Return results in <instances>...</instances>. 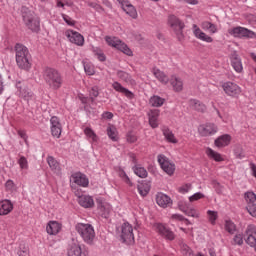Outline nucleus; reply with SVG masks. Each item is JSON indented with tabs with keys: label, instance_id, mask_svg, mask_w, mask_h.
<instances>
[{
	"label": "nucleus",
	"instance_id": "1",
	"mask_svg": "<svg viewBox=\"0 0 256 256\" xmlns=\"http://www.w3.org/2000/svg\"><path fill=\"white\" fill-rule=\"evenodd\" d=\"M43 78L50 89L57 91L63 86V76L56 69L46 68L43 72Z\"/></svg>",
	"mask_w": 256,
	"mask_h": 256
},
{
	"label": "nucleus",
	"instance_id": "2",
	"mask_svg": "<svg viewBox=\"0 0 256 256\" xmlns=\"http://www.w3.org/2000/svg\"><path fill=\"white\" fill-rule=\"evenodd\" d=\"M16 63L20 69H24L28 71L31 69V54L29 53V49L22 44H16Z\"/></svg>",
	"mask_w": 256,
	"mask_h": 256
},
{
	"label": "nucleus",
	"instance_id": "3",
	"mask_svg": "<svg viewBox=\"0 0 256 256\" xmlns=\"http://www.w3.org/2000/svg\"><path fill=\"white\" fill-rule=\"evenodd\" d=\"M76 231L83 239L84 243L93 245V241H95V228H93V225L78 223L76 225Z\"/></svg>",
	"mask_w": 256,
	"mask_h": 256
},
{
	"label": "nucleus",
	"instance_id": "4",
	"mask_svg": "<svg viewBox=\"0 0 256 256\" xmlns=\"http://www.w3.org/2000/svg\"><path fill=\"white\" fill-rule=\"evenodd\" d=\"M105 41L109 47H113L114 49L121 51L124 55H128V57L133 56V51H131L129 46H127L125 42L121 41V39L113 36H106Z\"/></svg>",
	"mask_w": 256,
	"mask_h": 256
},
{
	"label": "nucleus",
	"instance_id": "5",
	"mask_svg": "<svg viewBox=\"0 0 256 256\" xmlns=\"http://www.w3.org/2000/svg\"><path fill=\"white\" fill-rule=\"evenodd\" d=\"M21 11L25 25H27L31 31H39V19L35 18V14L27 7H22Z\"/></svg>",
	"mask_w": 256,
	"mask_h": 256
},
{
	"label": "nucleus",
	"instance_id": "6",
	"mask_svg": "<svg viewBox=\"0 0 256 256\" xmlns=\"http://www.w3.org/2000/svg\"><path fill=\"white\" fill-rule=\"evenodd\" d=\"M120 238L126 245H133L135 243V234H133V226L129 222H124L121 225Z\"/></svg>",
	"mask_w": 256,
	"mask_h": 256
},
{
	"label": "nucleus",
	"instance_id": "7",
	"mask_svg": "<svg viewBox=\"0 0 256 256\" xmlns=\"http://www.w3.org/2000/svg\"><path fill=\"white\" fill-rule=\"evenodd\" d=\"M157 161L166 175L171 177L175 173V163L169 160L167 156L159 154L157 156Z\"/></svg>",
	"mask_w": 256,
	"mask_h": 256
},
{
	"label": "nucleus",
	"instance_id": "8",
	"mask_svg": "<svg viewBox=\"0 0 256 256\" xmlns=\"http://www.w3.org/2000/svg\"><path fill=\"white\" fill-rule=\"evenodd\" d=\"M64 35L70 43L77 45V47H83L85 45V37L77 31L68 29L64 32Z\"/></svg>",
	"mask_w": 256,
	"mask_h": 256
},
{
	"label": "nucleus",
	"instance_id": "9",
	"mask_svg": "<svg viewBox=\"0 0 256 256\" xmlns=\"http://www.w3.org/2000/svg\"><path fill=\"white\" fill-rule=\"evenodd\" d=\"M219 131V128L215 125V123H205L198 127V133L201 135V137H211L213 135H216V133Z\"/></svg>",
	"mask_w": 256,
	"mask_h": 256
},
{
	"label": "nucleus",
	"instance_id": "10",
	"mask_svg": "<svg viewBox=\"0 0 256 256\" xmlns=\"http://www.w3.org/2000/svg\"><path fill=\"white\" fill-rule=\"evenodd\" d=\"M228 33L232 37H238L239 39H241L242 37H248L250 39H253V37H255V32L241 26L230 28L228 30Z\"/></svg>",
	"mask_w": 256,
	"mask_h": 256
},
{
	"label": "nucleus",
	"instance_id": "11",
	"mask_svg": "<svg viewBox=\"0 0 256 256\" xmlns=\"http://www.w3.org/2000/svg\"><path fill=\"white\" fill-rule=\"evenodd\" d=\"M222 89L228 97H239L241 95V88L235 82L227 81L222 83Z\"/></svg>",
	"mask_w": 256,
	"mask_h": 256
},
{
	"label": "nucleus",
	"instance_id": "12",
	"mask_svg": "<svg viewBox=\"0 0 256 256\" xmlns=\"http://www.w3.org/2000/svg\"><path fill=\"white\" fill-rule=\"evenodd\" d=\"M153 229L156 233H159L161 237L168 239V241H173V239H175V233H173V231H171L165 224L155 223Z\"/></svg>",
	"mask_w": 256,
	"mask_h": 256
},
{
	"label": "nucleus",
	"instance_id": "13",
	"mask_svg": "<svg viewBox=\"0 0 256 256\" xmlns=\"http://www.w3.org/2000/svg\"><path fill=\"white\" fill-rule=\"evenodd\" d=\"M70 183L87 188L89 187V178L83 172H74L70 176Z\"/></svg>",
	"mask_w": 256,
	"mask_h": 256
},
{
	"label": "nucleus",
	"instance_id": "14",
	"mask_svg": "<svg viewBox=\"0 0 256 256\" xmlns=\"http://www.w3.org/2000/svg\"><path fill=\"white\" fill-rule=\"evenodd\" d=\"M50 131L52 137L59 139L61 137V133H63V126L61 125V120L57 116H52L50 118Z\"/></svg>",
	"mask_w": 256,
	"mask_h": 256
},
{
	"label": "nucleus",
	"instance_id": "15",
	"mask_svg": "<svg viewBox=\"0 0 256 256\" xmlns=\"http://www.w3.org/2000/svg\"><path fill=\"white\" fill-rule=\"evenodd\" d=\"M192 31L196 39H199L200 41H204V43H213V38L207 35L205 32H203L201 28L197 26V24L192 25Z\"/></svg>",
	"mask_w": 256,
	"mask_h": 256
},
{
	"label": "nucleus",
	"instance_id": "16",
	"mask_svg": "<svg viewBox=\"0 0 256 256\" xmlns=\"http://www.w3.org/2000/svg\"><path fill=\"white\" fill-rule=\"evenodd\" d=\"M156 203L159 207L167 209V207H171L173 205V200H171V197L167 196V194L159 192L156 195Z\"/></svg>",
	"mask_w": 256,
	"mask_h": 256
},
{
	"label": "nucleus",
	"instance_id": "17",
	"mask_svg": "<svg viewBox=\"0 0 256 256\" xmlns=\"http://www.w3.org/2000/svg\"><path fill=\"white\" fill-rule=\"evenodd\" d=\"M118 3H120L123 11H125L126 15H129V17H132V19H137V10L135 9V6L129 3L127 0H117Z\"/></svg>",
	"mask_w": 256,
	"mask_h": 256
},
{
	"label": "nucleus",
	"instance_id": "18",
	"mask_svg": "<svg viewBox=\"0 0 256 256\" xmlns=\"http://www.w3.org/2000/svg\"><path fill=\"white\" fill-rule=\"evenodd\" d=\"M233 138L231 137V135L229 134H223L218 136L215 141H214V145L215 147H217L218 149H223L224 147H229V145H231V140Z\"/></svg>",
	"mask_w": 256,
	"mask_h": 256
},
{
	"label": "nucleus",
	"instance_id": "19",
	"mask_svg": "<svg viewBox=\"0 0 256 256\" xmlns=\"http://www.w3.org/2000/svg\"><path fill=\"white\" fill-rule=\"evenodd\" d=\"M83 250L81 249V244L76 239H72V242L68 246L67 255L68 256H81Z\"/></svg>",
	"mask_w": 256,
	"mask_h": 256
},
{
	"label": "nucleus",
	"instance_id": "20",
	"mask_svg": "<svg viewBox=\"0 0 256 256\" xmlns=\"http://www.w3.org/2000/svg\"><path fill=\"white\" fill-rule=\"evenodd\" d=\"M246 235H247V239H246V243L247 245H250V247H255L256 245V226L253 224H250L247 226L246 228Z\"/></svg>",
	"mask_w": 256,
	"mask_h": 256
},
{
	"label": "nucleus",
	"instance_id": "21",
	"mask_svg": "<svg viewBox=\"0 0 256 256\" xmlns=\"http://www.w3.org/2000/svg\"><path fill=\"white\" fill-rule=\"evenodd\" d=\"M231 66L237 73H243V62L237 52H233L230 56Z\"/></svg>",
	"mask_w": 256,
	"mask_h": 256
},
{
	"label": "nucleus",
	"instance_id": "22",
	"mask_svg": "<svg viewBox=\"0 0 256 256\" xmlns=\"http://www.w3.org/2000/svg\"><path fill=\"white\" fill-rule=\"evenodd\" d=\"M168 25L173 29V31H183L185 29V23L180 21L175 15H170L168 17Z\"/></svg>",
	"mask_w": 256,
	"mask_h": 256
},
{
	"label": "nucleus",
	"instance_id": "23",
	"mask_svg": "<svg viewBox=\"0 0 256 256\" xmlns=\"http://www.w3.org/2000/svg\"><path fill=\"white\" fill-rule=\"evenodd\" d=\"M113 211V208L111 207V204L107 202H99L98 203V214L100 217H103L104 219H107Z\"/></svg>",
	"mask_w": 256,
	"mask_h": 256
},
{
	"label": "nucleus",
	"instance_id": "24",
	"mask_svg": "<svg viewBox=\"0 0 256 256\" xmlns=\"http://www.w3.org/2000/svg\"><path fill=\"white\" fill-rule=\"evenodd\" d=\"M13 211V202L9 199H4L0 201V216L9 215Z\"/></svg>",
	"mask_w": 256,
	"mask_h": 256
},
{
	"label": "nucleus",
	"instance_id": "25",
	"mask_svg": "<svg viewBox=\"0 0 256 256\" xmlns=\"http://www.w3.org/2000/svg\"><path fill=\"white\" fill-rule=\"evenodd\" d=\"M160 111L158 109H153L149 112V125L152 127V129H157L159 127V115Z\"/></svg>",
	"mask_w": 256,
	"mask_h": 256
},
{
	"label": "nucleus",
	"instance_id": "26",
	"mask_svg": "<svg viewBox=\"0 0 256 256\" xmlns=\"http://www.w3.org/2000/svg\"><path fill=\"white\" fill-rule=\"evenodd\" d=\"M78 203L81 207H84V209H91V207L95 205V201L93 200V197L89 195L79 196Z\"/></svg>",
	"mask_w": 256,
	"mask_h": 256
},
{
	"label": "nucleus",
	"instance_id": "27",
	"mask_svg": "<svg viewBox=\"0 0 256 256\" xmlns=\"http://www.w3.org/2000/svg\"><path fill=\"white\" fill-rule=\"evenodd\" d=\"M205 153L208 157V159H211L212 161H216V163H221V161H225V158L221 153L213 150V148H206Z\"/></svg>",
	"mask_w": 256,
	"mask_h": 256
},
{
	"label": "nucleus",
	"instance_id": "28",
	"mask_svg": "<svg viewBox=\"0 0 256 256\" xmlns=\"http://www.w3.org/2000/svg\"><path fill=\"white\" fill-rule=\"evenodd\" d=\"M84 135L87 137L88 141L92 143V145H97V143H99V136H97L91 127L87 126L84 128Z\"/></svg>",
	"mask_w": 256,
	"mask_h": 256
},
{
	"label": "nucleus",
	"instance_id": "29",
	"mask_svg": "<svg viewBox=\"0 0 256 256\" xmlns=\"http://www.w3.org/2000/svg\"><path fill=\"white\" fill-rule=\"evenodd\" d=\"M112 87L118 93H122V95H125V97H127L128 99H133V92H131L129 89L123 87V85H121V83L114 82L112 84Z\"/></svg>",
	"mask_w": 256,
	"mask_h": 256
},
{
	"label": "nucleus",
	"instance_id": "30",
	"mask_svg": "<svg viewBox=\"0 0 256 256\" xmlns=\"http://www.w3.org/2000/svg\"><path fill=\"white\" fill-rule=\"evenodd\" d=\"M48 235H57L61 231V224L57 221H50L46 226Z\"/></svg>",
	"mask_w": 256,
	"mask_h": 256
},
{
	"label": "nucleus",
	"instance_id": "31",
	"mask_svg": "<svg viewBox=\"0 0 256 256\" xmlns=\"http://www.w3.org/2000/svg\"><path fill=\"white\" fill-rule=\"evenodd\" d=\"M152 73L154 77H156V79H158V81L162 83V85H167V83H169V76H167L165 72L157 68H153Z\"/></svg>",
	"mask_w": 256,
	"mask_h": 256
},
{
	"label": "nucleus",
	"instance_id": "32",
	"mask_svg": "<svg viewBox=\"0 0 256 256\" xmlns=\"http://www.w3.org/2000/svg\"><path fill=\"white\" fill-rule=\"evenodd\" d=\"M189 107H191L194 111H198L199 113H204V111L207 109V106L197 99H191L189 101Z\"/></svg>",
	"mask_w": 256,
	"mask_h": 256
},
{
	"label": "nucleus",
	"instance_id": "33",
	"mask_svg": "<svg viewBox=\"0 0 256 256\" xmlns=\"http://www.w3.org/2000/svg\"><path fill=\"white\" fill-rule=\"evenodd\" d=\"M162 133L168 143H173L174 145L179 143V140H177L175 134H173V131H171V129L168 127L162 128Z\"/></svg>",
	"mask_w": 256,
	"mask_h": 256
},
{
	"label": "nucleus",
	"instance_id": "34",
	"mask_svg": "<svg viewBox=\"0 0 256 256\" xmlns=\"http://www.w3.org/2000/svg\"><path fill=\"white\" fill-rule=\"evenodd\" d=\"M149 191H151V182L142 181L138 185V192L141 197H147V195H149Z\"/></svg>",
	"mask_w": 256,
	"mask_h": 256
},
{
	"label": "nucleus",
	"instance_id": "35",
	"mask_svg": "<svg viewBox=\"0 0 256 256\" xmlns=\"http://www.w3.org/2000/svg\"><path fill=\"white\" fill-rule=\"evenodd\" d=\"M201 28L203 31H208L211 35H215V33L219 32V28L214 23H211L209 21H204L201 23Z\"/></svg>",
	"mask_w": 256,
	"mask_h": 256
},
{
	"label": "nucleus",
	"instance_id": "36",
	"mask_svg": "<svg viewBox=\"0 0 256 256\" xmlns=\"http://www.w3.org/2000/svg\"><path fill=\"white\" fill-rule=\"evenodd\" d=\"M170 84L172 85L174 91H183V80H181V78L172 75L170 79Z\"/></svg>",
	"mask_w": 256,
	"mask_h": 256
},
{
	"label": "nucleus",
	"instance_id": "37",
	"mask_svg": "<svg viewBox=\"0 0 256 256\" xmlns=\"http://www.w3.org/2000/svg\"><path fill=\"white\" fill-rule=\"evenodd\" d=\"M47 163L54 173H61V167L59 166V162H57V160H55L53 156L47 157Z\"/></svg>",
	"mask_w": 256,
	"mask_h": 256
},
{
	"label": "nucleus",
	"instance_id": "38",
	"mask_svg": "<svg viewBox=\"0 0 256 256\" xmlns=\"http://www.w3.org/2000/svg\"><path fill=\"white\" fill-rule=\"evenodd\" d=\"M185 215L188 217H193L194 219H199L201 217V212L195 208H180Z\"/></svg>",
	"mask_w": 256,
	"mask_h": 256
},
{
	"label": "nucleus",
	"instance_id": "39",
	"mask_svg": "<svg viewBox=\"0 0 256 256\" xmlns=\"http://www.w3.org/2000/svg\"><path fill=\"white\" fill-rule=\"evenodd\" d=\"M149 103L152 107H163L165 103V98L161 96L154 95L150 98Z\"/></svg>",
	"mask_w": 256,
	"mask_h": 256
},
{
	"label": "nucleus",
	"instance_id": "40",
	"mask_svg": "<svg viewBox=\"0 0 256 256\" xmlns=\"http://www.w3.org/2000/svg\"><path fill=\"white\" fill-rule=\"evenodd\" d=\"M133 171H134L135 175H137V177H140L141 179H145V177H147V175H148L147 170L139 164H136L133 167Z\"/></svg>",
	"mask_w": 256,
	"mask_h": 256
},
{
	"label": "nucleus",
	"instance_id": "41",
	"mask_svg": "<svg viewBox=\"0 0 256 256\" xmlns=\"http://www.w3.org/2000/svg\"><path fill=\"white\" fill-rule=\"evenodd\" d=\"M170 221H172L173 223H185V225H191V222L189 221V219L184 218L183 215L181 214H172L170 217Z\"/></svg>",
	"mask_w": 256,
	"mask_h": 256
},
{
	"label": "nucleus",
	"instance_id": "42",
	"mask_svg": "<svg viewBox=\"0 0 256 256\" xmlns=\"http://www.w3.org/2000/svg\"><path fill=\"white\" fill-rule=\"evenodd\" d=\"M207 219L211 225H216L217 220L219 219V213L217 211L208 210L206 212Z\"/></svg>",
	"mask_w": 256,
	"mask_h": 256
},
{
	"label": "nucleus",
	"instance_id": "43",
	"mask_svg": "<svg viewBox=\"0 0 256 256\" xmlns=\"http://www.w3.org/2000/svg\"><path fill=\"white\" fill-rule=\"evenodd\" d=\"M224 229L227 231V233H230V235H234L235 231H237V226L233 221L227 219L224 222Z\"/></svg>",
	"mask_w": 256,
	"mask_h": 256
},
{
	"label": "nucleus",
	"instance_id": "44",
	"mask_svg": "<svg viewBox=\"0 0 256 256\" xmlns=\"http://www.w3.org/2000/svg\"><path fill=\"white\" fill-rule=\"evenodd\" d=\"M107 135L111 141H119V134L117 133V128H115V126H108Z\"/></svg>",
	"mask_w": 256,
	"mask_h": 256
},
{
	"label": "nucleus",
	"instance_id": "45",
	"mask_svg": "<svg viewBox=\"0 0 256 256\" xmlns=\"http://www.w3.org/2000/svg\"><path fill=\"white\" fill-rule=\"evenodd\" d=\"M92 52L94 53L95 57H97L98 61H106L107 57L105 56V53H103V50L99 47H92Z\"/></svg>",
	"mask_w": 256,
	"mask_h": 256
},
{
	"label": "nucleus",
	"instance_id": "46",
	"mask_svg": "<svg viewBox=\"0 0 256 256\" xmlns=\"http://www.w3.org/2000/svg\"><path fill=\"white\" fill-rule=\"evenodd\" d=\"M244 199L247 205H254L256 201V194L252 191H248L244 194Z\"/></svg>",
	"mask_w": 256,
	"mask_h": 256
},
{
	"label": "nucleus",
	"instance_id": "47",
	"mask_svg": "<svg viewBox=\"0 0 256 256\" xmlns=\"http://www.w3.org/2000/svg\"><path fill=\"white\" fill-rule=\"evenodd\" d=\"M17 163L22 171H27V169H29V161L25 156H20Z\"/></svg>",
	"mask_w": 256,
	"mask_h": 256
},
{
	"label": "nucleus",
	"instance_id": "48",
	"mask_svg": "<svg viewBox=\"0 0 256 256\" xmlns=\"http://www.w3.org/2000/svg\"><path fill=\"white\" fill-rule=\"evenodd\" d=\"M21 97L24 99V101H27V103L35 99V95L30 90H23L21 92Z\"/></svg>",
	"mask_w": 256,
	"mask_h": 256
},
{
	"label": "nucleus",
	"instance_id": "49",
	"mask_svg": "<svg viewBox=\"0 0 256 256\" xmlns=\"http://www.w3.org/2000/svg\"><path fill=\"white\" fill-rule=\"evenodd\" d=\"M117 77H119V79H122V81H125L126 83H131L132 81L131 75L125 71H118Z\"/></svg>",
	"mask_w": 256,
	"mask_h": 256
},
{
	"label": "nucleus",
	"instance_id": "50",
	"mask_svg": "<svg viewBox=\"0 0 256 256\" xmlns=\"http://www.w3.org/2000/svg\"><path fill=\"white\" fill-rule=\"evenodd\" d=\"M84 71L86 75H95V66L91 63H84Z\"/></svg>",
	"mask_w": 256,
	"mask_h": 256
},
{
	"label": "nucleus",
	"instance_id": "51",
	"mask_svg": "<svg viewBox=\"0 0 256 256\" xmlns=\"http://www.w3.org/2000/svg\"><path fill=\"white\" fill-rule=\"evenodd\" d=\"M188 199L190 203H193L195 201H199L200 199H205V194L201 192H196L192 196H190Z\"/></svg>",
	"mask_w": 256,
	"mask_h": 256
},
{
	"label": "nucleus",
	"instance_id": "52",
	"mask_svg": "<svg viewBox=\"0 0 256 256\" xmlns=\"http://www.w3.org/2000/svg\"><path fill=\"white\" fill-rule=\"evenodd\" d=\"M181 253L182 255L185 256H193V250L187 244H182L181 245Z\"/></svg>",
	"mask_w": 256,
	"mask_h": 256
},
{
	"label": "nucleus",
	"instance_id": "53",
	"mask_svg": "<svg viewBox=\"0 0 256 256\" xmlns=\"http://www.w3.org/2000/svg\"><path fill=\"white\" fill-rule=\"evenodd\" d=\"M19 256H29V247L25 245H20V249L18 250Z\"/></svg>",
	"mask_w": 256,
	"mask_h": 256
},
{
	"label": "nucleus",
	"instance_id": "54",
	"mask_svg": "<svg viewBox=\"0 0 256 256\" xmlns=\"http://www.w3.org/2000/svg\"><path fill=\"white\" fill-rule=\"evenodd\" d=\"M193 189V186L191 184H185L179 188V193H182L185 195V193H189Z\"/></svg>",
	"mask_w": 256,
	"mask_h": 256
},
{
	"label": "nucleus",
	"instance_id": "55",
	"mask_svg": "<svg viewBox=\"0 0 256 256\" xmlns=\"http://www.w3.org/2000/svg\"><path fill=\"white\" fill-rule=\"evenodd\" d=\"M246 209L251 217H256V204L247 205Z\"/></svg>",
	"mask_w": 256,
	"mask_h": 256
},
{
	"label": "nucleus",
	"instance_id": "56",
	"mask_svg": "<svg viewBox=\"0 0 256 256\" xmlns=\"http://www.w3.org/2000/svg\"><path fill=\"white\" fill-rule=\"evenodd\" d=\"M62 18L65 21L66 24H68L70 27L75 26V20H73L71 17H69L66 14H62Z\"/></svg>",
	"mask_w": 256,
	"mask_h": 256
},
{
	"label": "nucleus",
	"instance_id": "57",
	"mask_svg": "<svg viewBox=\"0 0 256 256\" xmlns=\"http://www.w3.org/2000/svg\"><path fill=\"white\" fill-rule=\"evenodd\" d=\"M119 177H121V179H123L125 183H131V179H129L127 173H125V171L122 169L119 170Z\"/></svg>",
	"mask_w": 256,
	"mask_h": 256
},
{
	"label": "nucleus",
	"instance_id": "58",
	"mask_svg": "<svg viewBox=\"0 0 256 256\" xmlns=\"http://www.w3.org/2000/svg\"><path fill=\"white\" fill-rule=\"evenodd\" d=\"M235 245H242L243 244V234H236L233 239Z\"/></svg>",
	"mask_w": 256,
	"mask_h": 256
},
{
	"label": "nucleus",
	"instance_id": "59",
	"mask_svg": "<svg viewBox=\"0 0 256 256\" xmlns=\"http://www.w3.org/2000/svg\"><path fill=\"white\" fill-rule=\"evenodd\" d=\"M5 187L7 191H15V182L13 180H7Z\"/></svg>",
	"mask_w": 256,
	"mask_h": 256
},
{
	"label": "nucleus",
	"instance_id": "60",
	"mask_svg": "<svg viewBox=\"0 0 256 256\" xmlns=\"http://www.w3.org/2000/svg\"><path fill=\"white\" fill-rule=\"evenodd\" d=\"M127 141L128 143H135L137 141V135H135L133 132H129L127 134Z\"/></svg>",
	"mask_w": 256,
	"mask_h": 256
},
{
	"label": "nucleus",
	"instance_id": "61",
	"mask_svg": "<svg viewBox=\"0 0 256 256\" xmlns=\"http://www.w3.org/2000/svg\"><path fill=\"white\" fill-rule=\"evenodd\" d=\"M217 113L220 119L223 121V123H229V121H231V117L229 116V114L221 115L219 111H217Z\"/></svg>",
	"mask_w": 256,
	"mask_h": 256
},
{
	"label": "nucleus",
	"instance_id": "62",
	"mask_svg": "<svg viewBox=\"0 0 256 256\" xmlns=\"http://www.w3.org/2000/svg\"><path fill=\"white\" fill-rule=\"evenodd\" d=\"M90 97H99V88L97 86H93L90 90Z\"/></svg>",
	"mask_w": 256,
	"mask_h": 256
},
{
	"label": "nucleus",
	"instance_id": "63",
	"mask_svg": "<svg viewBox=\"0 0 256 256\" xmlns=\"http://www.w3.org/2000/svg\"><path fill=\"white\" fill-rule=\"evenodd\" d=\"M128 157H129L130 161H132V163H134V165H137V155H135V153L130 152L128 154Z\"/></svg>",
	"mask_w": 256,
	"mask_h": 256
},
{
	"label": "nucleus",
	"instance_id": "64",
	"mask_svg": "<svg viewBox=\"0 0 256 256\" xmlns=\"http://www.w3.org/2000/svg\"><path fill=\"white\" fill-rule=\"evenodd\" d=\"M102 118L103 119H113V113H111V112H104L102 114Z\"/></svg>",
	"mask_w": 256,
	"mask_h": 256
}]
</instances>
